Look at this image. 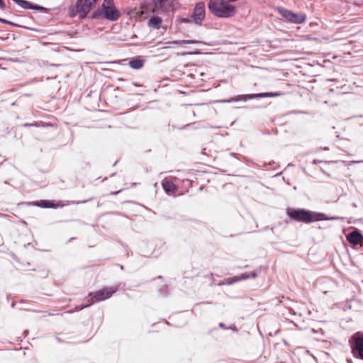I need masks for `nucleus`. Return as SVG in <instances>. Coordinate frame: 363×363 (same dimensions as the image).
Returning a JSON list of instances; mask_svg holds the SVG:
<instances>
[{
  "instance_id": "1",
  "label": "nucleus",
  "mask_w": 363,
  "mask_h": 363,
  "mask_svg": "<svg viewBox=\"0 0 363 363\" xmlns=\"http://www.w3.org/2000/svg\"><path fill=\"white\" fill-rule=\"evenodd\" d=\"M286 214L291 220L305 223L335 219V218H329L323 213L315 212L305 208H289L286 210Z\"/></svg>"
},
{
  "instance_id": "2",
  "label": "nucleus",
  "mask_w": 363,
  "mask_h": 363,
  "mask_svg": "<svg viewBox=\"0 0 363 363\" xmlns=\"http://www.w3.org/2000/svg\"><path fill=\"white\" fill-rule=\"evenodd\" d=\"M208 7L213 15L219 18H230L237 13L236 8L227 0H209Z\"/></svg>"
},
{
  "instance_id": "3",
  "label": "nucleus",
  "mask_w": 363,
  "mask_h": 363,
  "mask_svg": "<svg viewBox=\"0 0 363 363\" xmlns=\"http://www.w3.org/2000/svg\"><path fill=\"white\" fill-rule=\"evenodd\" d=\"M98 0H79L77 1L74 6L69 8V15L72 17L79 15L81 18L86 16L87 13L91 10L93 6L97 2Z\"/></svg>"
},
{
  "instance_id": "4",
  "label": "nucleus",
  "mask_w": 363,
  "mask_h": 363,
  "mask_svg": "<svg viewBox=\"0 0 363 363\" xmlns=\"http://www.w3.org/2000/svg\"><path fill=\"white\" fill-rule=\"evenodd\" d=\"M101 16L110 21H116L120 18L121 13L116 8L113 2L107 4H103L102 9L94 11L92 16L93 18H99Z\"/></svg>"
},
{
  "instance_id": "5",
  "label": "nucleus",
  "mask_w": 363,
  "mask_h": 363,
  "mask_svg": "<svg viewBox=\"0 0 363 363\" xmlns=\"http://www.w3.org/2000/svg\"><path fill=\"white\" fill-rule=\"evenodd\" d=\"M281 92H262L257 94H242L238 95L234 97H231L228 100L223 101V102L226 103H233L238 101H247V100L255 99H261V98H267V97H276L281 95Z\"/></svg>"
},
{
  "instance_id": "6",
  "label": "nucleus",
  "mask_w": 363,
  "mask_h": 363,
  "mask_svg": "<svg viewBox=\"0 0 363 363\" xmlns=\"http://www.w3.org/2000/svg\"><path fill=\"white\" fill-rule=\"evenodd\" d=\"M350 343L354 357L363 360V333L357 332L354 334L350 340Z\"/></svg>"
},
{
  "instance_id": "7",
  "label": "nucleus",
  "mask_w": 363,
  "mask_h": 363,
  "mask_svg": "<svg viewBox=\"0 0 363 363\" xmlns=\"http://www.w3.org/2000/svg\"><path fill=\"white\" fill-rule=\"evenodd\" d=\"M119 289V285H115L109 287H105L94 292L89 294L91 298H94L95 301H102L112 296Z\"/></svg>"
},
{
  "instance_id": "8",
  "label": "nucleus",
  "mask_w": 363,
  "mask_h": 363,
  "mask_svg": "<svg viewBox=\"0 0 363 363\" xmlns=\"http://www.w3.org/2000/svg\"><path fill=\"white\" fill-rule=\"evenodd\" d=\"M145 62V57L142 55H137L130 58H125L120 60L113 63L119 65L128 64L133 69H140L144 67Z\"/></svg>"
},
{
  "instance_id": "9",
  "label": "nucleus",
  "mask_w": 363,
  "mask_h": 363,
  "mask_svg": "<svg viewBox=\"0 0 363 363\" xmlns=\"http://www.w3.org/2000/svg\"><path fill=\"white\" fill-rule=\"evenodd\" d=\"M205 4L203 2H199L196 4L191 18L194 22L201 25L205 18Z\"/></svg>"
},
{
  "instance_id": "10",
  "label": "nucleus",
  "mask_w": 363,
  "mask_h": 363,
  "mask_svg": "<svg viewBox=\"0 0 363 363\" xmlns=\"http://www.w3.org/2000/svg\"><path fill=\"white\" fill-rule=\"evenodd\" d=\"M36 206L43 208H56L58 207H63L64 203L62 201H55L54 200L42 199L36 202Z\"/></svg>"
},
{
  "instance_id": "11",
  "label": "nucleus",
  "mask_w": 363,
  "mask_h": 363,
  "mask_svg": "<svg viewBox=\"0 0 363 363\" xmlns=\"http://www.w3.org/2000/svg\"><path fill=\"white\" fill-rule=\"evenodd\" d=\"M347 241L354 245H359L363 240V235L358 229H355L347 235Z\"/></svg>"
},
{
  "instance_id": "12",
  "label": "nucleus",
  "mask_w": 363,
  "mask_h": 363,
  "mask_svg": "<svg viewBox=\"0 0 363 363\" xmlns=\"http://www.w3.org/2000/svg\"><path fill=\"white\" fill-rule=\"evenodd\" d=\"M164 0H145L144 4L148 10L155 11L162 6Z\"/></svg>"
},
{
  "instance_id": "13",
  "label": "nucleus",
  "mask_w": 363,
  "mask_h": 363,
  "mask_svg": "<svg viewBox=\"0 0 363 363\" xmlns=\"http://www.w3.org/2000/svg\"><path fill=\"white\" fill-rule=\"evenodd\" d=\"M162 184L164 191L167 194H173L177 190V187L172 181H169V180L163 181Z\"/></svg>"
},
{
  "instance_id": "14",
  "label": "nucleus",
  "mask_w": 363,
  "mask_h": 363,
  "mask_svg": "<svg viewBox=\"0 0 363 363\" xmlns=\"http://www.w3.org/2000/svg\"><path fill=\"white\" fill-rule=\"evenodd\" d=\"M162 20L158 16H154L148 21V26L153 29H159L161 27Z\"/></svg>"
},
{
  "instance_id": "15",
  "label": "nucleus",
  "mask_w": 363,
  "mask_h": 363,
  "mask_svg": "<svg viewBox=\"0 0 363 363\" xmlns=\"http://www.w3.org/2000/svg\"><path fill=\"white\" fill-rule=\"evenodd\" d=\"M306 19V14L304 13H291V23H302L305 21V20Z\"/></svg>"
},
{
  "instance_id": "16",
  "label": "nucleus",
  "mask_w": 363,
  "mask_h": 363,
  "mask_svg": "<svg viewBox=\"0 0 363 363\" xmlns=\"http://www.w3.org/2000/svg\"><path fill=\"white\" fill-rule=\"evenodd\" d=\"M277 11L283 18H286L289 22L291 21L292 11L282 7H279L277 9Z\"/></svg>"
},
{
  "instance_id": "17",
  "label": "nucleus",
  "mask_w": 363,
  "mask_h": 363,
  "mask_svg": "<svg viewBox=\"0 0 363 363\" xmlns=\"http://www.w3.org/2000/svg\"><path fill=\"white\" fill-rule=\"evenodd\" d=\"M241 277L240 275L239 276H234L233 277H229V278H227V279H225L223 282L222 283V284H233L238 281H241ZM219 285H221V284H219Z\"/></svg>"
},
{
  "instance_id": "18",
  "label": "nucleus",
  "mask_w": 363,
  "mask_h": 363,
  "mask_svg": "<svg viewBox=\"0 0 363 363\" xmlns=\"http://www.w3.org/2000/svg\"><path fill=\"white\" fill-rule=\"evenodd\" d=\"M169 47H162L157 49L158 53L155 57H160L161 60H167L169 57V55L164 54L162 51L164 48H168Z\"/></svg>"
},
{
  "instance_id": "19",
  "label": "nucleus",
  "mask_w": 363,
  "mask_h": 363,
  "mask_svg": "<svg viewBox=\"0 0 363 363\" xmlns=\"http://www.w3.org/2000/svg\"><path fill=\"white\" fill-rule=\"evenodd\" d=\"M240 277L242 280H245L250 278L255 279L257 277V273L255 271L250 272H245L241 274Z\"/></svg>"
},
{
  "instance_id": "20",
  "label": "nucleus",
  "mask_w": 363,
  "mask_h": 363,
  "mask_svg": "<svg viewBox=\"0 0 363 363\" xmlns=\"http://www.w3.org/2000/svg\"><path fill=\"white\" fill-rule=\"evenodd\" d=\"M13 1L23 9H30L32 7V4L26 0H13Z\"/></svg>"
},
{
  "instance_id": "21",
  "label": "nucleus",
  "mask_w": 363,
  "mask_h": 363,
  "mask_svg": "<svg viewBox=\"0 0 363 363\" xmlns=\"http://www.w3.org/2000/svg\"><path fill=\"white\" fill-rule=\"evenodd\" d=\"M94 301H93L92 303H89V304H86V305H80V306H75V307H74V309L70 310V311H69V313H73V312L80 311H82V309H84V308H86L89 307L91 305H92V304H93V303H94Z\"/></svg>"
},
{
  "instance_id": "22",
  "label": "nucleus",
  "mask_w": 363,
  "mask_h": 363,
  "mask_svg": "<svg viewBox=\"0 0 363 363\" xmlns=\"http://www.w3.org/2000/svg\"><path fill=\"white\" fill-rule=\"evenodd\" d=\"M23 127H32V126H35V127H40V126H45L44 125V123L43 122H34V123H24L23 125Z\"/></svg>"
},
{
  "instance_id": "23",
  "label": "nucleus",
  "mask_w": 363,
  "mask_h": 363,
  "mask_svg": "<svg viewBox=\"0 0 363 363\" xmlns=\"http://www.w3.org/2000/svg\"><path fill=\"white\" fill-rule=\"evenodd\" d=\"M184 43H187V44H199V43H201V41L199 40H184L183 41Z\"/></svg>"
},
{
  "instance_id": "24",
  "label": "nucleus",
  "mask_w": 363,
  "mask_h": 363,
  "mask_svg": "<svg viewBox=\"0 0 363 363\" xmlns=\"http://www.w3.org/2000/svg\"><path fill=\"white\" fill-rule=\"evenodd\" d=\"M64 48H66V50H67L70 51V52H83V51H84V49H79V50H72V49H69V47H67V46H65V47H64Z\"/></svg>"
},
{
  "instance_id": "25",
  "label": "nucleus",
  "mask_w": 363,
  "mask_h": 363,
  "mask_svg": "<svg viewBox=\"0 0 363 363\" xmlns=\"http://www.w3.org/2000/svg\"><path fill=\"white\" fill-rule=\"evenodd\" d=\"M31 9H35V10H44L45 9L40 6H38V5H33L32 4V7L30 8Z\"/></svg>"
},
{
  "instance_id": "26",
  "label": "nucleus",
  "mask_w": 363,
  "mask_h": 363,
  "mask_svg": "<svg viewBox=\"0 0 363 363\" xmlns=\"http://www.w3.org/2000/svg\"><path fill=\"white\" fill-rule=\"evenodd\" d=\"M92 199H89L88 200H84V201H72V203H76V204H79V203H84L89 201H91Z\"/></svg>"
},
{
  "instance_id": "27",
  "label": "nucleus",
  "mask_w": 363,
  "mask_h": 363,
  "mask_svg": "<svg viewBox=\"0 0 363 363\" xmlns=\"http://www.w3.org/2000/svg\"><path fill=\"white\" fill-rule=\"evenodd\" d=\"M228 330H233L235 332H238V329L234 324H232L230 326L228 327Z\"/></svg>"
},
{
  "instance_id": "28",
  "label": "nucleus",
  "mask_w": 363,
  "mask_h": 363,
  "mask_svg": "<svg viewBox=\"0 0 363 363\" xmlns=\"http://www.w3.org/2000/svg\"><path fill=\"white\" fill-rule=\"evenodd\" d=\"M198 54H200V52H184L182 55H198Z\"/></svg>"
},
{
  "instance_id": "29",
  "label": "nucleus",
  "mask_w": 363,
  "mask_h": 363,
  "mask_svg": "<svg viewBox=\"0 0 363 363\" xmlns=\"http://www.w3.org/2000/svg\"><path fill=\"white\" fill-rule=\"evenodd\" d=\"M218 326L222 328V329H224V330H228V327L225 326V325L223 323H220L218 324Z\"/></svg>"
},
{
  "instance_id": "30",
  "label": "nucleus",
  "mask_w": 363,
  "mask_h": 363,
  "mask_svg": "<svg viewBox=\"0 0 363 363\" xmlns=\"http://www.w3.org/2000/svg\"><path fill=\"white\" fill-rule=\"evenodd\" d=\"M6 5L3 0H0V8L4 9L5 8Z\"/></svg>"
},
{
  "instance_id": "31",
  "label": "nucleus",
  "mask_w": 363,
  "mask_h": 363,
  "mask_svg": "<svg viewBox=\"0 0 363 363\" xmlns=\"http://www.w3.org/2000/svg\"><path fill=\"white\" fill-rule=\"evenodd\" d=\"M323 162L322 160H313V162H312V163H313V164H318V163H320V162Z\"/></svg>"
},
{
  "instance_id": "32",
  "label": "nucleus",
  "mask_w": 363,
  "mask_h": 363,
  "mask_svg": "<svg viewBox=\"0 0 363 363\" xmlns=\"http://www.w3.org/2000/svg\"><path fill=\"white\" fill-rule=\"evenodd\" d=\"M113 0H104V3L103 4H109V3H113Z\"/></svg>"
},
{
  "instance_id": "33",
  "label": "nucleus",
  "mask_w": 363,
  "mask_h": 363,
  "mask_svg": "<svg viewBox=\"0 0 363 363\" xmlns=\"http://www.w3.org/2000/svg\"><path fill=\"white\" fill-rule=\"evenodd\" d=\"M328 150V147H323H323H319V148L316 149L317 151H320V150Z\"/></svg>"
},
{
  "instance_id": "34",
  "label": "nucleus",
  "mask_w": 363,
  "mask_h": 363,
  "mask_svg": "<svg viewBox=\"0 0 363 363\" xmlns=\"http://www.w3.org/2000/svg\"><path fill=\"white\" fill-rule=\"evenodd\" d=\"M121 191V190L116 191H112V192L111 193V194H112V195H116V194H118V193H120Z\"/></svg>"
},
{
  "instance_id": "35",
  "label": "nucleus",
  "mask_w": 363,
  "mask_h": 363,
  "mask_svg": "<svg viewBox=\"0 0 363 363\" xmlns=\"http://www.w3.org/2000/svg\"><path fill=\"white\" fill-rule=\"evenodd\" d=\"M0 22L6 23H10V22L7 21H6V20H5V19L1 18H0Z\"/></svg>"
},
{
  "instance_id": "36",
  "label": "nucleus",
  "mask_w": 363,
  "mask_h": 363,
  "mask_svg": "<svg viewBox=\"0 0 363 363\" xmlns=\"http://www.w3.org/2000/svg\"><path fill=\"white\" fill-rule=\"evenodd\" d=\"M362 162V161H351V162H350V164L359 163V162Z\"/></svg>"
},
{
  "instance_id": "37",
  "label": "nucleus",
  "mask_w": 363,
  "mask_h": 363,
  "mask_svg": "<svg viewBox=\"0 0 363 363\" xmlns=\"http://www.w3.org/2000/svg\"><path fill=\"white\" fill-rule=\"evenodd\" d=\"M11 180V179H7V180H5V181H4V184H9V182H10Z\"/></svg>"
},
{
  "instance_id": "38",
  "label": "nucleus",
  "mask_w": 363,
  "mask_h": 363,
  "mask_svg": "<svg viewBox=\"0 0 363 363\" xmlns=\"http://www.w3.org/2000/svg\"><path fill=\"white\" fill-rule=\"evenodd\" d=\"M189 124H186L185 125H184L183 127H182L180 129H184L186 127L189 126Z\"/></svg>"
},
{
  "instance_id": "39",
  "label": "nucleus",
  "mask_w": 363,
  "mask_h": 363,
  "mask_svg": "<svg viewBox=\"0 0 363 363\" xmlns=\"http://www.w3.org/2000/svg\"><path fill=\"white\" fill-rule=\"evenodd\" d=\"M51 66L58 67V66H60V65H58V64H52Z\"/></svg>"
},
{
  "instance_id": "40",
  "label": "nucleus",
  "mask_w": 363,
  "mask_h": 363,
  "mask_svg": "<svg viewBox=\"0 0 363 363\" xmlns=\"http://www.w3.org/2000/svg\"><path fill=\"white\" fill-rule=\"evenodd\" d=\"M56 340L57 342H61V340L58 337H56Z\"/></svg>"
},
{
  "instance_id": "41",
  "label": "nucleus",
  "mask_w": 363,
  "mask_h": 363,
  "mask_svg": "<svg viewBox=\"0 0 363 363\" xmlns=\"http://www.w3.org/2000/svg\"><path fill=\"white\" fill-rule=\"evenodd\" d=\"M230 155L231 156H233V157H235V155H236V154H235V153H234V152H231Z\"/></svg>"
},
{
  "instance_id": "42",
  "label": "nucleus",
  "mask_w": 363,
  "mask_h": 363,
  "mask_svg": "<svg viewBox=\"0 0 363 363\" xmlns=\"http://www.w3.org/2000/svg\"><path fill=\"white\" fill-rule=\"evenodd\" d=\"M136 186V183H133L131 184V186L133 187V186Z\"/></svg>"
},
{
  "instance_id": "43",
  "label": "nucleus",
  "mask_w": 363,
  "mask_h": 363,
  "mask_svg": "<svg viewBox=\"0 0 363 363\" xmlns=\"http://www.w3.org/2000/svg\"><path fill=\"white\" fill-rule=\"evenodd\" d=\"M15 306V303H12L11 307L13 308Z\"/></svg>"
},
{
  "instance_id": "44",
  "label": "nucleus",
  "mask_w": 363,
  "mask_h": 363,
  "mask_svg": "<svg viewBox=\"0 0 363 363\" xmlns=\"http://www.w3.org/2000/svg\"><path fill=\"white\" fill-rule=\"evenodd\" d=\"M72 240H74V238H71L69 239V241H72Z\"/></svg>"
},
{
  "instance_id": "45",
  "label": "nucleus",
  "mask_w": 363,
  "mask_h": 363,
  "mask_svg": "<svg viewBox=\"0 0 363 363\" xmlns=\"http://www.w3.org/2000/svg\"><path fill=\"white\" fill-rule=\"evenodd\" d=\"M118 161H116V162H114L113 164V166H115L116 164H117Z\"/></svg>"
},
{
  "instance_id": "46",
  "label": "nucleus",
  "mask_w": 363,
  "mask_h": 363,
  "mask_svg": "<svg viewBox=\"0 0 363 363\" xmlns=\"http://www.w3.org/2000/svg\"><path fill=\"white\" fill-rule=\"evenodd\" d=\"M80 1H81V0H79V2H80Z\"/></svg>"
}]
</instances>
